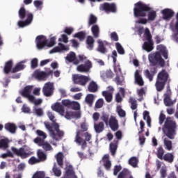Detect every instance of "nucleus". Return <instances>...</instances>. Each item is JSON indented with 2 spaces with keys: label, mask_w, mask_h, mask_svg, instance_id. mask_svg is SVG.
<instances>
[{
  "label": "nucleus",
  "mask_w": 178,
  "mask_h": 178,
  "mask_svg": "<svg viewBox=\"0 0 178 178\" xmlns=\"http://www.w3.org/2000/svg\"><path fill=\"white\" fill-rule=\"evenodd\" d=\"M134 15L138 19L135 22L136 33H138L140 37H143L144 43L142 46L143 49L147 52H151L154 49V41L152 40V35L149 29L141 26L140 24L145 25L149 22H155L158 14L149 4L144 2L138 1L134 4Z\"/></svg>",
  "instance_id": "1"
},
{
  "label": "nucleus",
  "mask_w": 178,
  "mask_h": 178,
  "mask_svg": "<svg viewBox=\"0 0 178 178\" xmlns=\"http://www.w3.org/2000/svg\"><path fill=\"white\" fill-rule=\"evenodd\" d=\"M156 49L157 52L149 54V61L152 65H161L163 66V65H165V60L162 59L161 54H163L165 59H168V49H166V47L163 44L157 45Z\"/></svg>",
  "instance_id": "2"
},
{
  "label": "nucleus",
  "mask_w": 178,
  "mask_h": 178,
  "mask_svg": "<svg viewBox=\"0 0 178 178\" xmlns=\"http://www.w3.org/2000/svg\"><path fill=\"white\" fill-rule=\"evenodd\" d=\"M51 109L55 112H58L61 116H65V119H80L81 117L79 111L67 110L66 113H65V108L59 102L52 104Z\"/></svg>",
  "instance_id": "3"
},
{
  "label": "nucleus",
  "mask_w": 178,
  "mask_h": 178,
  "mask_svg": "<svg viewBox=\"0 0 178 178\" xmlns=\"http://www.w3.org/2000/svg\"><path fill=\"white\" fill-rule=\"evenodd\" d=\"M44 126L49 131V135L55 141L62 140V136L64 135L63 131L59 130V125L54 123L53 127L48 122H44Z\"/></svg>",
  "instance_id": "4"
},
{
  "label": "nucleus",
  "mask_w": 178,
  "mask_h": 178,
  "mask_svg": "<svg viewBox=\"0 0 178 178\" xmlns=\"http://www.w3.org/2000/svg\"><path fill=\"white\" fill-rule=\"evenodd\" d=\"M176 129V122L173 120V118H168L165 122L164 127H163V131L164 134H166L169 138H173Z\"/></svg>",
  "instance_id": "5"
},
{
  "label": "nucleus",
  "mask_w": 178,
  "mask_h": 178,
  "mask_svg": "<svg viewBox=\"0 0 178 178\" xmlns=\"http://www.w3.org/2000/svg\"><path fill=\"white\" fill-rule=\"evenodd\" d=\"M36 134L39 136V137L34 139L35 144H37L39 147H42L43 149L45 151H51L52 150V146L47 142H44V140L47 138V134L41 130H37ZM42 137V139H41Z\"/></svg>",
  "instance_id": "6"
},
{
  "label": "nucleus",
  "mask_w": 178,
  "mask_h": 178,
  "mask_svg": "<svg viewBox=\"0 0 178 178\" xmlns=\"http://www.w3.org/2000/svg\"><path fill=\"white\" fill-rule=\"evenodd\" d=\"M35 41L38 49H42L44 47H54V45L56 44V37L51 38L49 42H48V40L45 36L39 35L36 38Z\"/></svg>",
  "instance_id": "7"
},
{
  "label": "nucleus",
  "mask_w": 178,
  "mask_h": 178,
  "mask_svg": "<svg viewBox=\"0 0 178 178\" xmlns=\"http://www.w3.org/2000/svg\"><path fill=\"white\" fill-rule=\"evenodd\" d=\"M26 15V19L23 22V21H19L17 23V25L19 27H26V26H30L33 22V16L31 14V13H26V10L24 9V7H22L20 10H19V16L20 19H23L25 17Z\"/></svg>",
  "instance_id": "8"
},
{
  "label": "nucleus",
  "mask_w": 178,
  "mask_h": 178,
  "mask_svg": "<svg viewBox=\"0 0 178 178\" xmlns=\"http://www.w3.org/2000/svg\"><path fill=\"white\" fill-rule=\"evenodd\" d=\"M168 79H169V74L166 71L162 70L157 75V79L155 83V87L157 91H162L163 88H165V84L168 81Z\"/></svg>",
  "instance_id": "9"
},
{
  "label": "nucleus",
  "mask_w": 178,
  "mask_h": 178,
  "mask_svg": "<svg viewBox=\"0 0 178 178\" xmlns=\"http://www.w3.org/2000/svg\"><path fill=\"white\" fill-rule=\"evenodd\" d=\"M79 59L82 62H84L85 64L78 65L76 70L81 73H87L88 72H90V69L92 67L91 61H90V60H87V57L85 56H79Z\"/></svg>",
  "instance_id": "10"
},
{
  "label": "nucleus",
  "mask_w": 178,
  "mask_h": 178,
  "mask_svg": "<svg viewBox=\"0 0 178 178\" xmlns=\"http://www.w3.org/2000/svg\"><path fill=\"white\" fill-rule=\"evenodd\" d=\"M72 80L75 84H79V86H86L91 79L90 76H86L80 74L72 75Z\"/></svg>",
  "instance_id": "11"
},
{
  "label": "nucleus",
  "mask_w": 178,
  "mask_h": 178,
  "mask_svg": "<svg viewBox=\"0 0 178 178\" xmlns=\"http://www.w3.org/2000/svg\"><path fill=\"white\" fill-rule=\"evenodd\" d=\"M99 9L106 12V13H115L116 12V4L114 3H104L100 5Z\"/></svg>",
  "instance_id": "12"
},
{
  "label": "nucleus",
  "mask_w": 178,
  "mask_h": 178,
  "mask_svg": "<svg viewBox=\"0 0 178 178\" xmlns=\"http://www.w3.org/2000/svg\"><path fill=\"white\" fill-rule=\"evenodd\" d=\"M42 92L45 97H51L54 94V83H46L42 88Z\"/></svg>",
  "instance_id": "13"
},
{
  "label": "nucleus",
  "mask_w": 178,
  "mask_h": 178,
  "mask_svg": "<svg viewBox=\"0 0 178 178\" xmlns=\"http://www.w3.org/2000/svg\"><path fill=\"white\" fill-rule=\"evenodd\" d=\"M161 13L163 20H166V22H168V20H170L175 16V11L171 8H164L161 10Z\"/></svg>",
  "instance_id": "14"
},
{
  "label": "nucleus",
  "mask_w": 178,
  "mask_h": 178,
  "mask_svg": "<svg viewBox=\"0 0 178 178\" xmlns=\"http://www.w3.org/2000/svg\"><path fill=\"white\" fill-rule=\"evenodd\" d=\"M70 49V47L69 45H65V44L59 42L58 46L52 49L49 51V54H56L58 52L60 53V52H63V51L67 52V51H69Z\"/></svg>",
  "instance_id": "15"
},
{
  "label": "nucleus",
  "mask_w": 178,
  "mask_h": 178,
  "mask_svg": "<svg viewBox=\"0 0 178 178\" xmlns=\"http://www.w3.org/2000/svg\"><path fill=\"white\" fill-rule=\"evenodd\" d=\"M84 138L83 132L77 131L75 136V143H76L78 145H81L82 148H86L87 143L86 142V140H84V138Z\"/></svg>",
  "instance_id": "16"
},
{
  "label": "nucleus",
  "mask_w": 178,
  "mask_h": 178,
  "mask_svg": "<svg viewBox=\"0 0 178 178\" xmlns=\"http://www.w3.org/2000/svg\"><path fill=\"white\" fill-rule=\"evenodd\" d=\"M11 151H13V152L15 154V155H17V156H20L22 159L27 158L28 156H30V153L26 152V150L23 147L17 149L13 147L11 148Z\"/></svg>",
  "instance_id": "17"
},
{
  "label": "nucleus",
  "mask_w": 178,
  "mask_h": 178,
  "mask_svg": "<svg viewBox=\"0 0 178 178\" xmlns=\"http://www.w3.org/2000/svg\"><path fill=\"white\" fill-rule=\"evenodd\" d=\"M49 74H52V71H49L48 73H45L44 72L36 70L33 73V76L35 77V79H37V80H45Z\"/></svg>",
  "instance_id": "18"
},
{
  "label": "nucleus",
  "mask_w": 178,
  "mask_h": 178,
  "mask_svg": "<svg viewBox=\"0 0 178 178\" xmlns=\"http://www.w3.org/2000/svg\"><path fill=\"white\" fill-rule=\"evenodd\" d=\"M33 86H26L24 88V90L20 91L21 95H22V97H24L25 98H27L29 100L30 98H31V97L33 96V95H31V91H33Z\"/></svg>",
  "instance_id": "19"
},
{
  "label": "nucleus",
  "mask_w": 178,
  "mask_h": 178,
  "mask_svg": "<svg viewBox=\"0 0 178 178\" xmlns=\"http://www.w3.org/2000/svg\"><path fill=\"white\" fill-rule=\"evenodd\" d=\"M112 58L113 62L115 63L114 70L118 76H120L122 74V69H120V65H116V58H118V52L116 51L112 52Z\"/></svg>",
  "instance_id": "20"
},
{
  "label": "nucleus",
  "mask_w": 178,
  "mask_h": 178,
  "mask_svg": "<svg viewBox=\"0 0 178 178\" xmlns=\"http://www.w3.org/2000/svg\"><path fill=\"white\" fill-rule=\"evenodd\" d=\"M98 47L97 51L101 52V54H106L108 50L106 49V45H108V42L102 41L101 39L97 40Z\"/></svg>",
  "instance_id": "21"
},
{
  "label": "nucleus",
  "mask_w": 178,
  "mask_h": 178,
  "mask_svg": "<svg viewBox=\"0 0 178 178\" xmlns=\"http://www.w3.org/2000/svg\"><path fill=\"white\" fill-rule=\"evenodd\" d=\"M170 89L168 88L166 92L164 94V104L165 106H170L175 104V102L170 99Z\"/></svg>",
  "instance_id": "22"
},
{
  "label": "nucleus",
  "mask_w": 178,
  "mask_h": 178,
  "mask_svg": "<svg viewBox=\"0 0 178 178\" xmlns=\"http://www.w3.org/2000/svg\"><path fill=\"white\" fill-rule=\"evenodd\" d=\"M108 124L113 131H116L119 129V124L118 123V120L114 116H111L108 120Z\"/></svg>",
  "instance_id": "23"
},
{
  "label": "nucleus",
  "mask_w": 178,
  "mask_h": 178,
  "mask_svg": "<svg viewBox=\"0 0 178 178\" xmlns=\"http://www.w3.org/2000/svg\"><path fill=\"white\" fill-rule=\"evenodd\" d=\"M156 73V69H155V67L152 66L151 68V70H146L144 72V74L145 77L149 79V81H152L154 79V76H155Z\"/></svg>",
  "instance_id": "24"
},
{
  "label": "nucleus",
  "mask_w": 178,
  "mask_h": 178,
  "mask_svg": "<svg viewBox=\"0 0 178 178\" xmlns=\"http://www.w3.org/2000/svg\"><path fill=\"white\" fill-rule=\"evenodd\" d=\"M27 62V60H24L15 65V67L11 70L12 73H17V72H20V70H23L26 68V65L24 63Z\"/></svg>",
  "instance_id": "25"
},
{
  "label": "nucleus",
  "mask_w": 178,
  "mask_h": 178,
  "mask_svg": "<svg viewBox=\"0 0 178 178\" xmlns=\"http://www.w3.org/2000/svg\"><path fill=\"white\" fill-rule=\"evenodd\" d=\"M101 78L104 80V81H106L108 79H112L113 77V72H112V70H108L107 71H102L100 73Z\"/></svg>",
  "instance_id": "26"
},
{
  "label": "nucleus",
  "mask_w": 178,
  "mask_h": 178,
  "mask_svg": "<svg viewBox=\"0 0 178 178\" xmlns=\"http://www.w3.org/2000/svg\"><path fill=\"white\" fill-rule=\"evenodd\" d=\"M65 60L67 62H74V65H79V60H76V54L73 51H70L67 56Z\"/></svg>",
  "instance_id": "27"
},
{
  "label": "nucleus",
  "mask_w": 178,
  "mask_h": 178,
  "mask_svg": "<svg viewBox=\"0 0 178 178\" xmlns=\"http://www.w3.org/2000/svg\"><path fill=\"white\" fill-rule=\"evenodd\" d=\"M102 161H103L104 168L107 170H109L111 169V166H112V163H111V161L109 160V154H105L103 156Z\"/></svg>",
  "instance_id": "28"
},
{
  "label": "nucleus",
  "mask_w": 178,
  "mask_h": 178,
  "mask_svg": "<svg viewBox=\"0 0 178 178\" xmlns=\"http://www.w3.org/2000/svg\"><path fill=\"white\" fill-rule=\"evenodd\" d=\"M4 128L7 131H9V133H11L12 134H15V133H16V124L14 123H7L5 124Z\"/></svg>",
  "instance_id": "29"
},
{
  "label": "nucleus",
  "mask_w": 178,
  "mask_h": 178,
  "mask_svg": "<svg viewBox=\"0 0 178 178\" xmlns=\"http://www.w3.org/2000/svg\"><path fill=\"white\" fill-rule=\"evenodd\" d=\"M94 38L92 36H88L86 39V44H87V49H89V51H92L94 49Z\"/></svg>",
  "instance_id": "30"
},
{
  "label": "nucleus",
  "mask_w": 178,
  "mask_h": 178,
  "mask_svg": "<svg viewBox=\"0 0 178 178\" xmlns=\"http://www.w3.org/2000/svg\"><path fill=\"white\" fill-rule=\"evenodd\" d=\"M135 81L138 86H144V81L143 80V77L140 75V72L136 70L135 72Z\"/></svg>",
  "instance_id": "31"
},
{
  "label": "nucleus",
  "mask_w": 178,
  "mask_h": 178,
  "mask_svg": "<svg viewBox=\"0 0 178 178\" xmlns=\"http://www.w3.org/2000/svg\"><path fill=\"white\" fill-rule=\"evenodd\" d=\"M37 155L39 162H44V161H47V154H45L42 150L38 149L37 152Z\"/></svg>",
  "instance_id": "32"
},
{
  "label": "nucleus",
  "mask_w": 178,
  "mask_h": 178,
  "mask_svg": "<svg viewBox=\"0 0 178 178\" xmlns=\"http://www.w3.org/2000/svg\"><path fill=\"white\" fill-rule=\"evenodd\" d=\"M91 31L95 38L99 37V26H98V25H93L91 28Z\"/></svg>",
  "instance_id": "33"
},
{
  "label": "nucleus",
  "mask_w": 178,
  "mask_h": 178,
  "mask_svg": "<svg viewBox=\"0 0 178 178\" xmlns=\"http://www.w3.org/2000/svg\"><path fill=\"white\" fill-rule=\"evenodd\" d=\"M9 139L8 138H3L1 140H0V148H4V149H6V148H9Z\"/></svg>",
  "instance_id": "34"
},
{
  "label": "nucleus",
  "mask_w": 178,
  "mask_h": 178,
  "mask_svg": "<svg viewBox=\"0 0 178 178\" xmlns=\"http://www.w3.org/2000/svg\"><path fill=\"white\" fill-rule=\"evenodd\" d=\"M129 164L133 168H138V158L133 156L129 159Z\"/></svg>",
  "instance_id": "35"
},
{
  "label": "nucleus",
  "mask_w": 178,
  "mask_h": 178,
  "mask_svg": "<svg viewBox=\"0 0 178 178\" xmlns=\"http://www.w3.org/2000/svg\"><path fill=\"white\" fill-rule=\"evenodd\" d=\"M94 129L96 133H101L104 131V122H99V124H94Z\"/></svg>",
  "instance_id": "36"
},
{
  "label": "nucleus",
  "mask_w": 178,
  "mask_h": 178,
  "mask_svg": "<svg viewBox=\"0 0 178 178\" xmlns=\"http://www.w3.org/2000/svg\"><path fill=\"white\" fill-rule=\"evenodd\" d=\"M88 90L90 92H95L98 90V85L95 81H92L88 86Z\"/></svg>",
  "instance_id": "37"
},
{
  "label": "nucleus",
  "mask_w": 178,
  "mask_h": 178,
  "mask_svg": "<svg viewBox=\"0 0 178 178\" xmlns=\"http://www.w3.org/2000/svg\"><path fill=\"white\" fill-rule=\"evenodd\" d=\"M63 153L62 152H58L56 155V161L58 163V165H59V166H62L63 165Z\"/></svg>",
  "instance_id": "38"
},
{
  "label": "nucleus",
  "mask_w": 178,
  "mask_h": 178,
  "mask_svg": "<svg viewBox=\"0 0 178 178\" xmlns=\"http://www.w3.org/2000/svg\"><path fill=\"white\" fill-rule=\"evenodd\" d=\"M143 119L146 120L148 127H151V117H149V112L144 111L143 113Z\"/></svg>",
  "instance_id": "39"
},
{
  "label": "nucleus",
  "mask_w": 178,
  "mask_h": 178,
  "mask_svg": "<svg viewBox=\"0 0 178 178\" xmlns=\"http://www.w3.org/2000/svg\"><path fill=\"white\" fill-rule=\"evenodd\" d=\"M33 113L36 115V116H43L44 115V110L41 108L33 107Z\"/></svg>",
  "instance_id": "40"
},
{
  "label": "nucleus",
  "mask_w": 178,
  "mask_h": 178,
  "mask_svg": "<svg viewBox=\"0 0 178 178\" xmlns=\"http://www.w3.org/2000/svg\"><path fill=\"white\" fill-rule=\"evenodd\" d=\"M94 99H95V96L92 94H88L86 97L85 101L88 105H92V102H94Z\"/></svg>",
  "instance_id": "41"
},
{
  "label": "nucleus",
  "mask_w": 178,
  "mask_h": 178,
  "mask_svg": "<svg viewBox=\"0 0 178 178\" xmlns=\"http://www.w3.org/2000/svg\"><path fill=\"white\" fill-rule=\"evenodd\" d=\"M33 5L35 8H36L37 10H42V5H44V1L35 0L33 1Z\"/></svg>",
  "instance_id": "42"
},
{
  "label": "nucleus",
  "mask_w": 178,
  "mask_h": 178,
  "mask_svg": "<svg viewBox=\"0 0 178 178\" xmlns=\"http://www.w3.org/2000/svg\"><path fill=\"white\" fill-rule=\"evenodd\" d=\"M163 143L165 149H168V151H171L172 147V141L169 140L168 138H164Z\"/></svg>",
  "instance_id": "43"
},
{
  "label": "nucleus",
  "mask_w": 178,
  "mask_h": 178,
  "mask_svg": "<svg viewBox=\"0 0 178 178\" xmlns=\"http://www.w3.org/2000/svg\"><path fill=\"white\" fill-rule=\"evenodd\" d=\"M102 95L105 97V99L107 102H111V101H112V92L108 91H103Z\"/></svg>",
  "instance_id": "44"
},
{
  "label": "nucleus",
  "mask_w": 178,
  "mask_h": 178,
  "mask_svg": "<svg viewBox=\"0 0 178 178\" xmlns=\"http://www.w3.org/2000/svg\"><path fill=\"white\" fill-rule=\"evenodd\" d=\"M115 48L120 55H124V48L119 42L115 43Z\"/></svg>",
  "instance_id": "45"
},
{
  "label": "nucleus",
  "mask_w": 178,
  "mask_h": 178,
  "mask_svg": "<svg viewBox=\"0 0 178 178\" xmlns=\"http://www.w3.org/2000/svg\"><path fill=\"white\" fill-rule=\"evenodd\" d=\"M13 65V61L10 60L7 63H6V65L4 67V73H9L10 72V70L12 69V66Z\"/></svg>",
  "instance_id": "46"
},
{
  "label": "nucleus",
  "mask_w": 178,
  "mask_h": 178,
  "mask_svg": "<svg viewBox=\"0 0 178 178\" xmlns=\"http://www.w3.org/2000/svg\"><path fill=\"white\" fill-rule=\"evenodd\" d=\"M29 101V102H31L32 104H34L35 105H41V104H42V99H35V97H34V96L31 97V98Z\"/></svg>",
  "instance_id": "47"
},
{
  "label": "nucleus",
  "mask_w": 178,
  "mask_h": 178,
  "mask_svg": "<svg viewBox=\"0 0 178 178\" xmlns=\"http://www.w3.org/2000/svg\"><path fill=\"white\" fill-rule=\"evenodd\" d=\"M117 113L120 118H125L126 117V111L122 109V106H117Z\"/></svg>",
  "instance_id": "48"
},
{
  "label": "nucleus",
  "mask_w": 178,
  "mask_h": 178,
  "mask_svg": "<svg viewBox=\"0 0 178 178\" xmlns=\"http://www.w3.org/2000/svg\"><path fill=\"white\" fill-rule=\"evenodd\" d=\"M75 38H79L80 41H83L86 38V33L84 32H79L74 35Z\"/></svg>",
  "instance_id": "49"
},
{
  "label": "nucleus",
  "mask_w": 178,
  "mask_h": 178,
  "mask_svg": "<svg viewBox=\"0 0 178 178\" xmlns=\"http://www.w3.org/2000/svg\"><path fill=\"white\" fill-rule=\"evenodd\" d=\"M163 159L167 162H173V154L172 153L165 154Z\"/></svg>",
  "instance_id": "50"
},
{
  "label": "nucleus",
  "mask_w": 178,
  "mask_h": 178,
  "mask_svg": "<svg viewBox=\"0 0 178 178\" xmlns=\"http://www.w3.org/2000/svg\"><path fill=\"white\" fill-rule=\"evenodd\" d=\"M32 178H45V172L44 171L36 172Z\"/></svg>",
  "instance_id": "51"
},
{
  "label": "nucleus",
  "mask_w": 178,
  "mask_h": 178,
  "mask_svg": "<svg viewBox=\"0 0 178 178\" xmlns=\"http://www.w3.org/2000/svg\"><path fill=\"white\" fill-rule=\"evenodd\" d=\"M129 102L131 104V109H133V111L137 109V101L136 100V99L131 97L129 99Z\"/></svg>",
  "instance_id": "52"
},
{
  "label": "nucleus",
  "mask_w": 178,
  "mask_h": 178,
  "mask_svg": "<svg viewBox=\"0 0 178 178\" xmlns=\"http://www.w3.org/2000/svg\"><path fill=\"white\" fill-rule=\"evenodd\" d=\"M163 154H165V151L163 150V148L159 147L157 149V156L159 158V159H163Z\"/></svg>",
  "instance_id": "53"
},
{
  "label": "nucleus",
  "mask_w": 178,
  "mask_h": 178,
  "mask_svg": "<svg viewBox=\"0 0 178 178\" xmlns=\"http://www.w3.org/2000/svg\"><path fill=\"white\" fill-rule=\"evenodd\" d=\"M53 172L54 173L55 176H56L57 177H60V175H62V171H60L59 168L56 167V165H54L53 168Z\"/></svg>",
  "instance_id": "54"
},
{
  "label": "nucleus",
  "mask_w": 178,
  "mask_h": 178,
  "mask_svg": "<svg viewBox=\"0 0 178 178\" xmlns=\"http://www.w3.org/2000/svg\"><path fill=\"white\" fill-rule=\"evenodd\" d=\"M35 163H40V160L32 156L31 159L29 160V165H35Z\"/></svg>",
  "instance_id": "55"
},
{
  "label": "nucleus",
  "mask_w": 178,
  "mask_h": 178,
  "mask_svg": "<svg viewBox=\"0 0 178 178\" xmlns=\"http://www.w3.org/2000/svg\"><path fill=\"white\" fill-rule=\"evenodd\" d=\"M71 107L74 111H79V109H80V103H79L77 102H72V103L71 104Z\"/></svg>",
  "instance_id": "56"
},
{
  "label": "nucleus",
  "mask_w": 178,
  "mask_h": 178,
  "mask_svg": "<svg viewBox=\"0 0 178 178\" xmlns=\"http://www.w3.org/2000/svg\"><path fill=\"white\" fill-rule=\"evenodd\" d=\"M58 41L64 42L65 44H67L69 42V38L65 34H62L61 38L58 39Z\"/></svg>",
  "instance_id": "57"
},
{
  "label": "nucleus",
  "mask_w": 178,
  "mask_h": 178,
  "mask_svg": "<svg viewBox=\"0 0 178 178\" xmlns=\"http://www.w3.org/2000/svg\"><path fill=\"white\" fill-rule=\"evenodd\" d=\"M102 120L108 126L109 123V115L108 114H103L101 117Z\"/></svg>",
  "instance_id": "58"
},
{
  "label": "nucleus",
  "mask_w": 178,
  "mask_h": 178,
  "mask_svg": "<svg viewBox=\"0 0 178 178\" xmlns=\"http://www.w3.org/2000/svg\"><path fill=\"white\" fill-rule=\"evenodd\" d=\"M0 156L3 159H5V158H9V157L13 158V154L11 153L10 151H8L6 153L2 154Z\"/></svg>",
  "instance_id": "59"
},
{
  "label": "nucleus",
  "mask_w": 178,
  "mask_h": 178,
  "mask_svg": "<svg viewBox=\"0 0 178 178\" xmlns=\"http://www.w3.org/2000/svg\"><path fill=\"white\" fill-rule=\"evenodd\" d=\"M117 148H118V146L116 145V144H113V143L110 144V151L112 155H115V152H116Z\"/></svg>",
  "instance_id": "60"
},
{
  "label": "nucleus",
  "mask_w": 178,
  "mask_h": 178,
  "mask_svg": "<svg viewBox=\"0 0 178 178\" xmlns=\"http://www.w3.org/2000/svg\"><path fill=\"white\" fill-rule=\"evenodd\" d=\"M160 175L162 178L166 177V165H163L160 170Z\"/></svg>",
  "instance_id": "61"
},
{
  "label": "nucleus",
  "mask_w": 178,
  "mask_h": 178,
  "mask_svg": "<svg viewBox=\"0 0 178 178\" xmlns=\"http://www.w3.org/2000/svg\"><path fill=\"white\" fill-rule=\"evenodd\" d=\"M104 106V99H99L96 102L95 104V107L99 109V108H102Z\"/></svg>",
  "instance_id": "62"
},
{
  "label": "nucleus",
  "mask_w": 178,
  "mask_h": 178,
  "mask_svg": "<svg viewBox=\"0 0 178 178\" xmlns=\"http://www.w3.org/2000/svg\"><path fill=\"white\" fill-rule=\"evenodd\" d=\"M72 102H71V101L69 100V99H64V100H62V104H63L64 106H67V108H70V106H72Z\"/></svg>",
  "instance_id": "63"
},
{
  "label": "nucleus",
  "mask_w": 178,
  "mask_h": 178,
  "mask_svg": "<svg viewBox=\"0 0 178 178\" xmlns=\"http://www.w3.org/2000/svg\"><path fill=\"white\" fill-rule=\"evenodd\" d=\"M73 31H74V28L73 27H66L64 30V32L68 35H70Z\"/></svg>",
  "instance_id": "64"
}]
</instances>
